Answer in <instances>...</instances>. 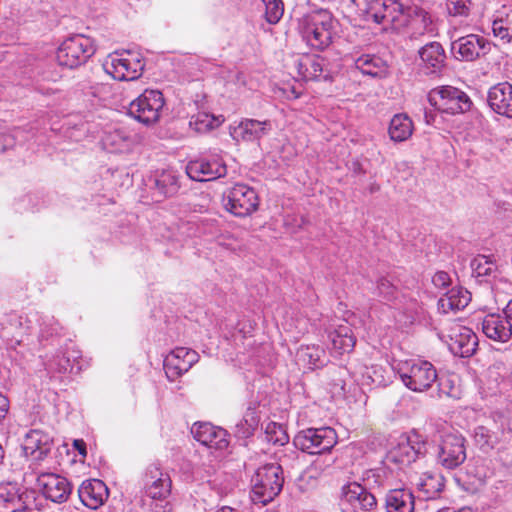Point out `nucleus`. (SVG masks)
Returning <instances> with one entry per match:
<instances>
[{
	"label": "nucleus",
	"mask_w": 512,
	"mask_h": 512,
	"mask_svg": "<svg viewBox=\"0 0 512 512\" xmlns=\"http://www.w3.org/2000/svg\"><path fill=\"white\" fill-rule=\"evenodd\" d=\"M251 500L266 505L282 490L284 478L282 467L276 463L266 464L256 471L252 478Z\"/></svg>",
	"instance_id": "1"
},
{
	"label": "nucleus",
	"mask_w": 512,
	"mask_h": 512,
	"mask_svg": "<svg viewBox=\"0 0 512 512\" xmlns=\"http://www.w3.org/2000/svg\"><path fill=\"white\" fill-rule=\"evenodd\" d=\"M397 372L403 384L414 392L427 391L438 378L434 365L421 359L399 363Z\"/></svg>",
	"instance_id": "2"
},
{
	"label": "nucleus",
	"mask_w": 512,
	"mask_h": 512,
	"mask_svg": "<svg viewBox=\"0 0 512 512\" xmlns=\"http://www.w3.org/2000/svg\"><path fill=\"white\" fill-rule=\"evenodd\" d=\"M103 68L116 80L133 81L142 76L145 61L139 52L125 50L110 55Z\"/></svg>",
	"instance_id": "3"
},
{
	"label": "nucleus",
	"mask_w": 512,
	"mask_h": 512,
	"mask_svg": "<svg viewBox=\"0 0 512 512\" xmlns=\"http://www.w3.org/2000/svg\"><path fill=\"white\" fill-rule=\"evenodd\" d=\"M95 51L89 37L76 34L62 42L57 50L56 59L60 66L75 69L85 64Z\"/></svg>",
	"instance_id": "4"
},
{
	"label": "nucleus",
	"mask_w": 512,
	"mask_h": 512,
	"mask_svg": "<svg viewBox=\"0 0 512 512\" xmlns=\"http://www.w3.org/2000/svg\"><path fill=\"white\" fill-rule=\"evenodd\" d=\"M428 101L437 110L452 115L465 113L472 107V101L464 91L449 85L432 89Z\"/></svg>",
	"instance_id": "5"
},
{
	"label": "nucleus",
	"mask_w": 512,
	"mask_h": 512,
	"mask_svg": "<svg viewBox=\"0 0 512 512\" xmlns=\"http://www.w3.org/2000/svg\"><path fill=\"white\" fill-rule=\"evenodd\" d=\"M303 40L317 50L327 48L332 42V20L326 13L305 16L302 20Z\"/></svg>",
	"instance_id": "6"
},
{
	"label": "nucleus",
	"mask_w": 512,
	"mask_h": 512,
	"mask_svg": "<svg viewBox=\"0 0 512 512\" xmlns=\"http://www.w3.org/2000/svg\"><path fill=\"white\" fill-rule=\"evenodd\" d=\"M296 448L309 454H324L337 443V434L331 427L308 428L294 437Z\"/></svg>",
	"instance_id": "7"
},
{
	"label": "nucleus",
	"mask_w": 512,
	"mask_h": 512,
	"mask_svg": "<svg viewBox=\"0 0 512 512\" xmlns=\"http://www.w3.org/2000/svg\"><path fill=\"white\" fill-rule=\"evenodd\" d=\"M402 21L397 31H403L411 40H420L425 35L432 37L437 34L435 21L430 13L421 7H406Z\"/></svg>",
	"instance_id": "8"
},
{
	"label": "nucleus",
	"mask_w": 512,
	"mask_h": 512,
	"mask_svg": "<svg viewBox=\"0 0 512 512\" xmlns=\"http://www.w3.org/2000/svg\"><path fill=\"white\" fill-rule=\"evenodd\" d=\"M224 208L237 217H246L255 212L259 205L256 191L245 184H235L223 196Z\"/></svg>",
	"instance_id": "9"
},
{
	"label": "nucleus",
	"mask_w": 512,
	"mask_h": 512,
	"mask_svg": "<svg viewBox=\"0 0 512 512\" xmlns=\"http://www.w3.org/2000/svg\"><path fill=\"white\" fill-rule=\"evenodd\" d=\"M140 483L144 495L152 500L164 501L172 489L170 475L157 462L147 465L142 472Z\"/></svg>",
	"instance_id": "10"
},
{
	"label": "nucleus",
	"mask_w": 512,
	"mask_h": 512,
	"mask_svg": "<svg viewBox=\"0 0 512 512\" xmlns=\"http://www.w3.org/2000/svg\"><path fill=\"white\" fill-rule=\"evenodd\" d=\"M289 73L297 80H328L330 78L327 63L318 55H298L287 64Z\"/></svg>",
	"instance_id": "11"
},
{
	"label": "nucleus",
	"mask_w": 512,
	"mask_h": 512,
	"mask_svg": "<svg viewBox=\"0 0 512 512\" xmlns=\"http://www.w3.org/2000/svg\"><path fill=\"white\" fill-rule=\"evenodd\" d=\"M164 106V98L160 91L146 89L129 105V114L144 124L158 121L160 111Z\"/></svg>",
	"instance_id": "12"
},
{
	"label": "nucleus",
	"mask_w": 512,
	"mask_h": 512,
	"mask_svg": "<svg viewBox=\"0 0 512 512\" xmlns=\"http://www.w3.org/2000/svg\"><path fill=\"white\" fill-rule=\"evenodd\" d=\"M406 10L398 0H370L367 2L366 16L377 24L390 26L397 30L403 23V14Z\"/></svg>",
	"instance_id": "13"
},
{
	"label": "nucleus",
	"mask_w": 512,
	"mask_h": 512,
	"mask_svg": "<svg viewBox=\"0 0 512 512\" xmlns=\"http://www.w3.org/2000/svg\"><path fill=\"white\" fill-rule=\"evenodd\" d=\"M466 457L465 438L459 433H445L439 445L438 463L446 469H455Z\"/></svg>",
	"instance_id": "14"
},
{
	"label": "nucleus",
	"mask_w": 512,
	"mask_h": 512,
	"mask_svg": "<svg viewBox=\"0 0 512 512\" xmlns=\"http://www.w3.org/2000/svg\"><path fill=\"white\" fill-rule=\"evenodd\" d=\"M341 500L353 512H377L378 502L373 493L358 482H349L342 486Z\"/></svg>",
	"instance_id": "15"
},
{
	"label": "nucleus",
	"mask_w": 512,
	"mask_h": 512,
	"mask_svg": "<svg viewBox=\"0 0 512 512\" xmlns=\"http://www.w3.org/2000/svg\"><path fill=\"white\" fill-rule=\"evenodd\" d=\"M37 484L45 498L54 503L66 502L72 492V485L68 479L55 473L44 472L39 474Z\"/></svg>",
	"instance_id": "16"
},
{
	"label": "nucleus",
	"mask_w": 512,
	"mask_h": 512,
	"mask_svg": "<svg viewBox=\"0 0 512 512\" xmlns=\"http://www.w3.org/2000/svg\"><path fill=\"white\" fill-rule=\"evenodd\" d=\"M198 360L199 355L196 351L186 347H177L164 359L163 366L166 376L171 381H174L189 371Z\"/></svg>",
	"instance_id": "17"
},
{
	"label": "nucleus",
	"mask_w": 512,
	"mask_h": 512,
	"mask_svg": "<svg viewBox=\"0 0 512 512\" xmlns=\"http://www.w3.org/2000/svg\"><path fill=\"white\" fill-rule=\"evenodd\" d=\"M451 51L458 60L473 61L490 51V43L484 37L470 34L452 42Z\"/></svg>",
	"instance_id": "18"
},
{
	"label": "nucleus",
	"mask_w": 512,
	"mask_h": 512,
	"mask_svg": "<svg viewBox=\"0 0 512 512\" xmlns=\"http://www.w3.org/2000/svg\"><path fill=\"white\" fill-rule=\"evenodd\" d=\"M54 445L49 433L39 429L30 430L24 439L23 450L34 464H39L49 455Z\"/></svg>",
	"instance_id": "19"
},
{
	"label": "nucleus",
	"mask_w": 512,
	"mask_h": 512,
	"mask_svg": "<svg viewBox=\"0 0 512 512\" xmlns=\"http://www.w3.org/2000/svg\"><path fill=\"white\" fill-rule=\"evenodd\" d=\"M186 173L195 181H212L224 177L227 174V167L219 159H198L187 164Z\"/></svg>",
	"instance_id": "20"
},
{
	"label": "nucleus",
	"mask_w": 512,
	"mask_h": 512,
	"mask_svg": "<svg viewBox=\"0 0 512 512\" xmlns=\"http://www.w3.org/2000/svg\"><path fill=\"white\" fill-rule=\"evenodd\" d=\"M271 130V123L268 120L259 121L245 118L238 125L230 128V135L236 142H253L260 140Z\"/></svg>",
	"instance_id": "21"
},
{
	"label": "nucleus",
	"mask_w": 512,
	"mask_h": 512,
	"mask_svg": "<svg viewBox=\"0 0 512 512\" xmlns=\"http://www.w3.org/2000/svg\"><path fill=\"white\" fill-rule=\"evenodd\" d=\"M191 432L195 440L210 448L222 450L229 444L226 430L211 423H195Z\"/></svg>",
	"instance_id": "22"
},
{
	"label": "nucleus",
	"mask_w": 512,
	"mask_h": 512,
	"mask_svg": "<svg viewBox=\"0 0 512 512\" xmlns=\"http://www.w3.org/2000/svg\"><path fill=\"white\" fill-rule=\"evenodd\" d=\"M481 328L486 337L497 342H507L512 336V323L504 313L486 315Z\"/></svg>",
	"instance_id": "23"
},
{
	"label": "nucleus",
	"mask_w": 512,
	"mask_h": 512,
	"mask_svg": "<svg viewBox=\"0 0 512 512\" xmlns=\"http://www.w3.org/2000/svg\"><path fill=\"white\" fill-rule=\"evenodd\" d=\"M489 107L497 114L512 118V85L508 82L492 86L487 95Z\"/></svg>",
	"instance_id": "24"
},
{
	"label": "nucleus",
	"mask_w": 512,
	"mask_h": 512,
	"mask_svg": "<svg viewBox=\"0 0 512 512\" xmlns=\"http://www.w3.org/2000/svg\"><path fill=\"white\" fill-rule=\"evenodd\" d=\"M78 495L83 505L90 509H97L107 499L108 489L101 480H86L80 485Z\"/></svg>",
	"instance_id": "25"
},
{
	"label": "nucleus",
	"mask_w": 512,
	"mask_h": 512,
	"mask_svg": "<svg viewBox=\"0 0 512 512\" xmlns=\"http://www.w3.org/2000/svg\"><path fill=\"white\" fill-rule=\"evenodd\" d=\"M478 346V337L467 327H458L450 335V350L460 357L472 356Z\"/></svg>",
	"instance_id": "26"
},
{
	"label": "nucleus",
	"mask_w": 512,
	"mask_h": 512,
	"mask_svg": "<svg viewBox=\"0 0 512 512\" xmlns=\"http://www.w3.org/2000/svg\"><path fill=\"white\" fill-rule=\"evenodd\" d=\"M471 301V294L462 287H454L447 291L438 301L440 313L447 314L464 309Z\"/></svg>",
	"instance_id": "27"
},
{
	"label": "nucleus",
	"mask_w": 512,
	"mask_h": 512,
	"mask_svg": "<svg viewBox=\"0 0 512 512\" xmlns=\"http://www.w3.org/2000/svg\"><path fill=\"white\" fill-rule=\"evenodd\" d=\"M414 495L408 489L390 490L385 497L386 512H414Z\"/></svg>",
	"instance_id": "28"
},
{
	"label": "nucleus",
	"mask_w": 512,
	"mask_h": 512,
	"mask_svg": "<svg viewBox=\"0 0 512 512\" xmlns=\"http://www.w3.org/2000/svg\"><path fill=\"white\" fill-rule=\"evenodd\" d=\"M152 181L154 194L162 199L176 195L180 188L177 175L170 170L156 172Z\"/></svg>",
	"instance_id": "29"
},
{
	"label": "nucleus",
	"mask_w": 512,
	"mask_h": 512,
	"mask_svg": "<svg viewBox=\"0 0 512 512\" xmlns=\"http://www.w3.org/2000/svg\"><path fill=\"white\" fill-rule=\"evenodd\" d=\"M419 56L432 73L440 71L445 65L446 54L439 42H430L419 50Z\"/></svg>",
	"instance_id": "30"
},
{
	"label": "nucleus",
	"mask_w": 512,
	"mask_h": 512,
	"mask_svg": "<svg viewBox=\"0 0 512 512\" xmlns=\"http://www.w3.org/2000/svg\"><path fill=\"white\" fill-rule=\"evenodd\" d=\"M332 348L339 354L350 353L356 344V337L347 323L339 325L329 334Z\"/></svg>",
	"instance_id": "31"
},
{
	"label": "nucleus",
	"mask_w": 512,
	"mask_h": 512,
	"mask_svg": "<svg viewBox=\"0 0 512 512\" xmlns=\"http://www.w3.org/2000/svg\"><path fill=\"white\" fill-rule=\"evenodd\" d=\"M355 67L364 75L382 77L386 74V62L379 56L365 54L355 59Z\"/></svg>",
	"instance_id": "32"
},
{
	"label": "nucleus",
	"mask_w": 512,
	"mask_h": 512,
	"mask_svg": "<svg viewBox=\"0 0 512 512\" xmlns=\"http://www.w3.org/2000/svg\"><path fill=\"white\" fill-rule=\"evenodd\" d=\"M413 132L412 120L405 114H396L390 121L389 135L391 140L402 142L407 140Z\"/></svg>",
	"instance_id": "33"
},
{
	"label": "nucleus",
	"mask_w": 512,
	"mask_h": 512,
	"mask_svg": "<svg viewBox=\"0 0 512 512\" xmlns=\"http://www.w3.org/2000/svg\"><path fill=\"white\" fill-rule=\"evenodd\" d=\"M297 357L300 362L310 369L320 368L325 363V351L317 345L301 346Z\"/></svg>",
	"instance_id": "34"
},
{
	"label": "nucleus",
	"mask_w": 512,
	"mask_h": 512,
	"mask_svg": "<svg viewBox=\"0 0 512 512\" xmlns=\"http://www.w3.org/2000/svg\"><path fill=\"white\" fill-rule=\"evenodd\" d=\"M386 374L387 371L382 366L372 365L371 367H365L361 379L356 381L362 386L384 387L389 382Z\"/></svg>",
	"instance_id": "35"
},
{
	"label": "nucleus",
	"mask_w": 512,
	"mask_h": 512,
	"mask_svg": "<svg viewBox=\"0 0 512 512\" xmlns=\"http://www.w3.org/2000/svg\"><path fill=\"white\" fill-rule=\"evenodd\" d=\"M259 416L255 408L249 407L243 418L235 425V435L238 438L246 439L253 435L258 427Z\"/></svg>",
	"instance_id": "36"
},
{
	"label": "nucleus",
	"mask_w": 512,
	"mask_h": 512,
	"mask_svg": "<svg viewBox=\"0 0 512 512\" xmlns=\"http://www.w3.org/2000/svg\"><path fill=\"white\" fill-rule=\"evenodd\" d=\"M474 440L476 445L487 453L495 448L499 438L495 432H492L487 427L478 426L474 431Z\"/></svg>",
	"instance_id": "37"
},
{
	"label": "nucleus",
	"mask_w": 512,
	"mask_h": 512,
	"mask_svg": "<svg viewBox=\"0 0 512 512\" xmlns=\"http://www.w3.org/2000/svg\"><path fill=\"white\" fill-rule=\"evenodd\" d=\"M219 120L212 114L199 112L193 115L189 121V126L198 133H205L219 126Z\"/></svg>",
	"instance_id": "38"
},
{
	"label": "nucleus",
	"mask_w": 512,
	"mask_h": 512,
	"mask_svg": "<svg viewBox=\"0 0 512 512\" xmlns=\"http://www.w3.org/2000/svg\"><path fill=\"white\" fill-rule=\"evenodd\" d=\"M78 357V351H72V355H66L65 353L58 354L49 361L48 367L50 370L59 373L71 372L74 368V362Z\"/></svg>",
	"instance_id": "39"
},
{
	"label": "nucleus",
	"mask_w": 512,
	"mask_h": 512,
	"mask_svg": "<svg viewBox=\"0 0 512 512\" xmlns=\"http://www.w3.org/2000/svg\"><path fill=\"white\" fill-rule=\"evenodd\" d=\"M492 30L496 37L510 41L512 39V11L505 16L497 17L492 23Z\"/></svg>",
	"instance_id": "40"
},
{
	"label": "nucleus",
	"mask_w": 512,
	"mask_h": 512,
	"mask_svg": "<svg viewBox=\"0 0 512 512\" xmlns=\"http://www.w3.org/2000/svg\"><path fill=\"white\" fill-rule=\"evenodd\" d=\"M418 486L428 499L436 498L443 490L444 482L441 476L427 475Z\"/></svg>",
	"instance_id": "41"
},
{
	"label": "nucleus",
	"mask_w": 512,
	"mask_h": 512,
	"mask_svg": "<svg viewBox=\"0 0 512 512\" xmlns=\"http://www.w3.org/2000/svg\"><path fill=\"white\" fill-rule=\"evenodd\" d=\"M472 274L475 277L490 276L495 270V264L484 255H479L471 261Z\"/></svg>",
	"instance_id": "42"
},
{
	"label": "nucleus",
	"mask_w": 512,
	"mask_h": 512,
	"mask_svg": "<svg viewBox=\"0 0 512 512\" xmlns=\"http://www.w3.org/2000/svg\"><path fill=\"white\" fill-rule=\"evenodd\" d=\"M265 5V19L270 24L280 21L284 13L282 0H262Z\"/></svg>",
	"instance_id": "43"
},
{
	"label": "nucleus",
	"mask_w": 512,
	"mask_h": 512,
	"mask_svg": "<svg viewBox=\"0 0 512 512\" xmlns=\"http://www.w3.org/2000/svg\"><path fill=\"white\" fill-rule=\"evenodd\" d=\"M38 322L40 325V337L42 339H48L61 330V326L58 321L49 315H41L38 317Z\"/></svg>",
	"instance_id": "44"
},
{
	"label": "nucleus",
	"mask_w": 512,
	"mask_h": 512,
	"mask_svg": "<svg viewBox=\"0 0 512 512\" xmlns=\"http://www.w3.org/2000/svg\"><path fill=\"white\" fill-rule=\"evenodd\" d=\"M376 291L385 301H392L397 295V287L387 277H380L377 280Z\"/></svg>",
	"instance_id": "45"
},
{
	"label": "nucleus",
	"mask_w": 512,
	"mask_h": 512,
	"mask_svg": "<svg viewBox=\"0 0 512 512\" xmlns=\"http://www.w3.org/2000/svg\"><path fill=\"white\" fill-rule=\"evenodd\" d=\"M470 0H447V11L451 16L467 17L470 13Z\"/></svg>",
	"instance_id": "46"
},
{
	"label": "nucleus",
	"mask_w": 512,
	"mask_h": 512,
	"mask_svg": "<svg viewBox=\"0 0 512 512\" xmlns=\"http://www.w3.org/2000/svg\"><path fill=\"white\" fill-rule=\"evenodd\" d=\"M335 463V458L331 455L320 456L316 458L309 467L313 476L320 475L327 471Z\"/></svg>",
	"instance_id": "47"
},
{
	"label": "nucleus",
	"mask_w": 512,
	"mask_h": 512,
	"mask_svg": "<svg viewBox=\"0 0 512 512\" xmlns=\"http://www.w3.org/2000/svg\"><path fill=\"white\" fill-rule=\"evenodd\" d=\"M409 439L411 442L410 447V458L417 459L420 455H424L426 453V442L420 439V436L416 433L409 435Z\"/></svg>",
	"instance_id": "48"
},
{
	"label": "nucleus",
	"mask_w": 512,
	"mask_h": 512,
	"mask_svg": "<svg viewBox=\"0 0 512 512\" xmlns=\"http://www.w3.org/2000/svg\"><path fill=\"white\" fill-rule=\"evenodd\" d=\"M0 503L7 505V507L14 509H21L22 506V498L16 492H7L4 494L0 493Z\"/></svg>",
	"instance_id": "49"
},
{
	"label": "nucleus",
	"mask_w": 512,
	"mask_h": 512,
	"mask_svg": "<svg viewBox=\"0 0 512 512\" xmlns=\"http://www.w3.org/2000/svg\"><path fill=\"white\" fill-rule=\"evenodd\" d=\"M432 283L436 288L447 289L451 285L452 279L447 272L437 271L432 278Z\"/></svg>",
	"instance_id": "50"
},
{
	"label": "nucleus",
	"mask_w": 512,
	"mask_h": 512,
	"mask_svg": "<svg viewBox=\"0 0 512 512\" xmlns=\"http://www.w3.org/2000/svg\"><path fill=\"white\" fill-rule=\"evenodd\" d=\"M278 429V433L279 435L276 436L275 438L273 436H269L268 437V440L270 442H273L274 444H279V445H284L286 443H288L289 441V436L287 435V433L280 427L274 423L273 426H268L267 427V434L269 435L270 434V429H273V432L276 434L277 432L275 431V429Z\"/></svg>",
	"instance_id": "51"
},
{
	"label": "nucleus",
	"mask_w": 512,
	"mask_h": 512,
	"mask_svg": "<svg viewBox=\"0 0 512 512\" xmlns=\"http://www.w3.org/2000/svg\"><path fill=\"white\" fill-rule=\"evenodd\" d=\"M410 447H411V442H410V439L408 436L405 441H403L399 444V448H398L400 455L404 457V459H402V461H406L408 463L415 461V459L410 458V453H409Z\"/></svg>",
	"instance_id": "52"
},
{
	"label": "nucleus",
	"mask_w": 512,
	"mask_h": 512,
	"mask_svg": "<svg viewBox=\"0 0 512 512\" xmlns=\"http://www.w3.org/2000/svg\"><path fill=\"white\" fill-rule=\"evenodd\" d=\"M9 407L10 404L8 398L0 393V422L7 416Z\"/></svg>",
	"instance_id": "53"
},
{
	"label": "nucleus",
	"mask_w": 512,
	"mask_h": 512,
	"mask_svg": "<svg viewBox=\"0 0 512 512\" xmlns=\"http://www.w3.org/2000/svg\"><path fill=\"white\" fill-rule=\"evenodd\" d=\"M73 446L78 451V453L82 456H86L87 450H86V443L82 439H76L74 440Z\"/></svg>",
	"instance_id": "54"
},
{
	"label": "nucleus",
	"mask_w": 512,
	"mask_h": 512,
	"mask_svg": "<svg viewBox=\"0 0 512 512\" xmlns=\"http://www.w3.org/2000/svg\"><path fill=\"white\" fill-rule=\"evenodd\" d=\"M503 313L510 320V323H512V300L507 304Z\"/></svg>",
	"instance_id": "55"
},
{
	"label": "nucleus",
	"mask_w": 512,
	"mask_h": 512,
	"mask_svg": "<svg viewBox=\"0 0 512 512\" xmlns=\"http://www.w3.org/2000/svg\"><path fill=\"white\" fill-rule=\"evenodd\" d=\"M434 113L433 112H428L425 110V114H424V117H425V121L427 124H431L433 123L434 121Z\"/></svg>",
	"instance_id": "56"
},
{
	"label": "nucleus",
	"mask_w": 512,
	"mask_h": 512,
	"mask_svg": "<svg viewBox=\"0 0 512 512\" xmlns=\"http://www.w3.org/2000/svg\"><path fill=\"white\" fill-rule=\"evenodd\" d=\"M215 512H239V511L230 506H222L221 508L217 509Z\"/></svg>",
	"instance_id": "57"
},
{
	"label": "nucleus",
	"mask_w": 512,
	"mask_h": 512,
	"mask_svg": "<svg viewBox=\"0 0 512 512\" xmlns=\"http://www.w3.org/2000/svg\"><path fill=\"white\" fill-rule=\"evenodd\" d=\"M162 511L155 510V512H171V505L170 503L166 502L164 506L161 507Z\"/></svg>",
	"instance_id": "58"
},
{
	"label": "nucleus",
	"mask_w": 512,
	"mask_h": 512,
	"mask_svg": "<svg viewBox=\"0 0 512 512\" xmlns=\"http://www.w3.org/2000/svg\"><path fill=\"white\" fill-rule=\"evenodd\" d=\"M379 189H380V187H379V185H377V184H373V185H371V186H370V188H369L370 193L377 192V191H379Z\"/></svg>",
	"instance_id": "59"
},
{
	"label": "nucleus",
	"mask_w": 512,
	"mask_h": 512,
	"mask_svg": "<svg viewBox=\"0 0 512 512\" xmlns=\"http://www.w3.org/2000/svg\"><path fill=\"white\" fill-rule=\"evenodd\" d=\"M4 449L2 447V445L0 444V464L3 462L4 460Z\"/></svg>",
	"instance_id": "60"
},
{
	"label": "nucleus",
	"mask_w": 512,
	"mask_h": 512,
	"mask_svg": "<svg viewBox=\"0 0 512 512\" xmlns=\"http://www.w3.org/2000/svg\"><path fill=\"white\" fill-rule=\"evenodd\" d=\"M12 512H31V511L28 510L27 508H23V509H14V510H12Z\"/></svg>",
	"instance_id": "61"
}]
</instances>
